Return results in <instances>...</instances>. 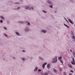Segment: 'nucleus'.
<instances>
[{
  "instance_id": "obj_1",
  "label": "nucleus",
  "mask_w": 75,
  "mask_h": 75,
  "mask_svg": "<svg viewBox=\"0 0 75 75\" xmlns=\"http://www.w3.org/2000/svg\"><path fill=\"white\" fill-rule=\"evenodd\" d=\"M57 62V56H56L55 57L54 59H53L52 63H55Z\"/></svg>"
},
{
  "instance_id": "obj_2",
  "label": "nucleus",
  "mask_w": 75,
  "mask_h": 75,
  "mask_svg": "<svg viewBox=\"0 0 75 75\" xmlns=\"http://www.w3.org/2000/svg\"><path fill=\"white\" fill-rule=\"evenodd\" d=\"M72 61H73V62H72V61H71V63L72 64H73V65H75V60H74V58H73Z\"/></svg>"
},
{
  "instance_id": "obj_3",
  "label": "nucleus",
  "mask_w": 75,
  "mask_h": 75,
  "mask_svg": "<svg viewBox=\"0 0 75 75\" xmlns=\"http://www.w3.org/2000/svg\"><path fill=\"white\" fill-rule=\"evenodd\" d=\"M47 64V63L45 62L44 63L42 66V68H45V65H46Z\"/></svg>"
},
{
  "instance_id": "obj_4",
  "label": "nucleus",
  "mask_w": 75,
  "mask_h": 75,
  "mask_svg": "<svg viewBox=\"0 0 75 75\" xmlns=\"http://www.w3.org/2000/svg\"><path fill=\"white\" fill-rule=\"evenodd\" d=\"M68 67H69L70 68H71L72 67V65L70 64H68Z\"/></svg>"
},
{
  "instance_id": "obj_5",
  "label": "nucleus",
  "mask_w": 75,
  "mask_h": 75,
  "mask_svg": "<svg viewBox=\"0 0 75 75\" xmlns=\"http://www.w3.org/2000/svg\"><path fill=\"white\" fill-rule=\"evenodd\" d=\"M47 67L48 69H50V64H48L47 65Z\"/></svg>"
},
{
  "instance_id": "obj_6",
  "label": "nucleus",
  "mask_w": 75,
  "mask_h": 75,
  "mask_svg": "<svg viewBox=\"0 0 75 75\" xmlns=\"http://www.w3.org/2000/svg\"><path fill=\"white\" fill-rule=\"evenodd\" d=\"M27 10H28L29 9V10H31V8H30L29 7H27L25 8Z\"/></svg>"
},
{
  "instance_id": "obj_7",
  "label": "nucleus",
  "mask_w": 75,
  "mask_h": 75,
  "mask_svg": "<svg viewBox=\"0 0 75 75\" xmlns=\"http://www.w3.org/2000/svg\"><path fill=\"white\" fill-rule=\"evenodd\" d=\"M68 20L69 22H70L71 24H73V22L72 21H71V20L68 19Z\"/></svg>"
},
{
  "instance_id": "obj_8",
  "label": "nucleus",
  "mask_w": 75,
  "mask_h": 75,
  "mask_svg": "<svg viewBox=\"0 0 75 75\" xmlns=\"http://www.w3.org/2000/svg\"><path fill=\"white\" fill-rule=\"evenodd\" d=\"M38 69V68L36 67L35 69L34 70V71H37V70Z\"/></svg>"
},
{
  "instance_id": "obj_9",
  "label": "nucleus",
  "mask_w": 75,
  "mask_h": 75,
  "mask_svg": "<svg viewBox=\"0 0 75 75\" xmlns=\"http://www.w3.org/2000/svg\"><path fill=\"white\" fill-rule=\"evenodd\" d=\"M53 71H54V72L55 73H57V70H56L55 69H53Z\"/></svg>"
},
{
  "instance_id": "obj_10",
  "label": "nucleus",
  "mask_w": 75,
  "mask_h": 75,
  "mask_svg": "<svg viewBox=\"0 0 75 75\" xmlns=\"http://www.w3.org/2000/svg\"><path fill=\"white\" fill-rule=\"evenodd\" d=\"M42 32H43V33H45V32H47V30H42Z\"/></svg>"
},
{
  "instance_id": "obj_11",
  "label": "nucleus",
  "mask_w": 75,
  "mask_h": 75,
  "mask_svg": "<svg viewBox=\"0 0 75 75\" xmlns=\"http://www.w3.org/2000/svg\"><path fill=\"white\" fill-rule=\"evenodd\" d=\"M60 57H59V59H60V60H61V59H62V57H61V55H60Z\"/></svg>"
},
{
  "instance_id": "obj_12",
  "label": "nucleus",
  "mask_w": 75,
  "mask_h": 75,
  "mask_svg": "<svg viewBox=\"0 0 75 75\" xmlns=\"http://www.w3.org/2000/svg\"><path fill=\"white\" fill-rule=\"evenodd\" d=\"M26 23H28V25H30V23L28 21H26Z\"/></svg>"
},
{
  "instance_id": "obj_13",
  "label": "nucleus",
  "mask_w": 75,
  "mask_h": 75,
  "mask_svg": "<svg viewBox=\"0 0 75 75\" xmlns=\"http://www.w3.org/2000/svg\"><path fill=\"white\" fill-rule=\"evenodd\" d=\"M47 2L48 3H49V4H51V2L49 1H47Z\"/></svg>"
},
{
  "instance_id": "obj_14",
  "label": "nucleus",
  "mask_w": 75,
  "mask_h": 75,
  "mask_svg": "<svg viewBox=\"0 0 75 75\" xmlns=\"http://www.w3.org/2000/svg\"><path fill=\"white\" fill-rule=\"evenodd\" d=\"M64 25L66 26V27H67V28H69V26H68V25H67L65 24V23L64 24Z\"/></svg>"
},
{
  "instance_id": "obj_15",
  "label": "nucleus",
  "mask_w": 75,
  "mask_h": 75,
  "mask_svg": "<svg viewBox=\"0 0 75 75\" xmlns=\"http://www.w3.org/2000/svg\"><path fill=\"white\" fill-rule=\"evenodd\" d=\"M72 38H73V39L74 40H75V37L74 35L72 37Z\"/></svg>"
},
{
  "instance_id": "obj_16",
  "label": "nucleus",
  "mask_w": 75,
  "mask_h": 75,
  "mask_svg": "<svg viewBox=\"0 0 75 75\" xmlns=\"http://www.w3.org/2000/svg\"><path fill=\"white\" fill-rule=\"evenodd\" d=\"M39 58H40V59H42V60H44V59L40 57H39Z\"/></svg>"
},
{
  "instance_id": "obj_17",
  "label": "nucleus",
  "mask_w": 75,
  "mask_h": 75,
  "mask_svg": "<svg viewBox=\"0 0 75 75\" xmlns=\"http://www.w3.org/2000/svg\"><path fill=\"white\" fill-rule=\"evenodd\" d=\"M48 75V74L47 73H44V74L43 75Z\"/></svg>"
},
{
  "instance_id": "obj_18",
  "label": "nucleus",
  "mask_w": 75,
  "mask_h": 75,
  "mask_svg": "<svg viewBox=\"0 0 75 75\" xmlns=\"http://www.w3.org/2000/svg\"><path fill=\"white\" fill-rule=\"evenodd\" d=\"M18 23H21V24L23 23V22L22 21H19Z\"/></svg>"
},
{
  "instance_id": "obj_19",
  "label": "nucleus",
  "mask_w": 75,
  "mask_h": 75,
  "mask_svg": "<svg viewBox=\"0 0 75 75\" xmlns=\"http://www.w3.org/2000/svg\"><path fill=\"white\" fill-rule=\"evenodd\" d=\"M71 35H74V33L72 31L71 32Z\"/></svg>"
},
{
  "instance_id": "obj_20",
  "label": "nucleus",
  "mask_w": 75,
  "mask_h": 75,
  "mask_svg": "<svg viewBox=\"0 0 75 75\" xmlns=\"http://www.w3.org/2000/svg\"><path fill=\"white\" fill-rule=\"evenodd\" d=\"M25 30L26 31H28V28H26L25 29Z\"/></svg>"
},
{
  "instance_id": "obj_21",
  "label": "nucleus",
  "mask_w": 75,
  "mask_h": 75,
  "mask_svg": "<svg viewBox=\"0 0 75 75\" xmlns=\"http://www.w3.org/2000/svg\"><path fill=\"white\" fill-rule=\"evenodd\" d=\"M16 34H17V35H19V33H17V32H15Z\"/></svg>"
},
{
  "instance_id": "obj_22",
  "label": "nucleus",
  "mask_w": 75,
  "mask_h": 75,
  "mask_svg": "<svg viewBox=\"0 0 75 75\" xmlns=\"http://www.w3.org/2000/svg\"><path fill=\"white\" fill-rule=\"evenodd\" d=\"M0 18H3V19H4V18H3V17L1 16H0Z\"/></svg>"
},
{
  "instance_id": "obj_23",
  "label": "nucleus",
  "mask_w": 75,
  "mask_h": 75,
  "mask_svg": "<svg viewBox=\"0 0 75 75\" xmlns=\"http://www.w3.org/2000/svg\"><path fill=\"white\" fill-rule=\"evenodd\" d=\"M63 75H67V74H66V73L65 72H63Z\"/></svg>"
},
{
  "instance_id": "obj_24",
  "label": "nucleus",
  "mask_w": 75,
  "mask_h": 75,
  "mask_svg": "<svg viewBox=\"0 0 75 75\" xmlns=\"http://www.w3.org/2000/svg\"><path fill=\"white\" fill-rule=\"evenodd\" d=\"M59 71H62V68H59Z\"/></svg>"
},
{
  "instance_id": "obj_25",
  "label": "nucleus",
  "mask_w": 75,
  "mask_h": 75,
  "mask_svg": "<svg viewBox=\"0 0 75 75\" xmlns=\"http://www.w3.org/2000/svg\"><path fill=\"white\" fill-rule=\"evenodd\" d=\"M38 72H41V69H39L38 70Z\"/></svg>"
},
{
  "instance_id": "obj_26",
  "label": "nucleus",
  "mask_w": 75,
  "mask_h": 75,
  "mask_svg": "<svg viewBox=\"0 0 75 75\" xmlns=\"http://www.w3.org/2000/svg\"><path fill=\"white\" fill-rule=\"evenodd\" d=\"M4 35H5V36H6V37H7V35L6 34H4Z\"/></svg>"
},
{
  "instance_id": "obj_27",
  "label": "nucleus",
  "mask_w": 75,
  "mask_h": 75,
  "mask_svg": "<svg viewBox=\"0 0 75 75\" xmlns=\"http://www.w3.org/2000/svg\"><path fill=\"white\" fill-rule=\"evenodd\" d=\"M49 7L51 8H52V5H50L49 6Z\"/></svg>"
},
{
  "instance_id": "obj_28",
  "label": "nucleus",
  "mask_w": 75,
  "mask_h": 75,
  "mask_svg": "<svg viewBox=\"0 0 75 75\" xmlns=\"http://www.w3.org/2000/svg\"><path fill=\"white\" fill-rule=\"evenodd\" d=\"M72 73H74V71L72 70H71L70 71Z\"/></svg>"
},
{
  "instance_id": "obj_29",
  "label": "nucleus",
  "mask_w": 75,
  "mask_h": 75,
  "mask_svg": "<svg viewBox=\"0 0 75 75\" xmlns=\"http://www.w3.org/2000/svg\"><path fill=\"white\" fill-rule=\"evenodd\" d=\"M60 61H61V62H62V64H63V62H62V60H60Z\"/></svg>"
},
{
  "instance_id": "obj_30",
  "label": "nucleus",
  "mask_w": 75,
  "mask_h": 75,
  "mask_svg": "<svg viewBox=\"0 0 75 75\" xmlns=\"http://www.w3.org/2000/svg\"><path fill=\"white\" fill-rule=\"evenodd\" d=\"M0 22H1V23H3V21H2V20H1L0 21Z\"/></svg>"
},
{
  "instance_id": "obj_31",
  "label": "nucleus",
  "mask_w": 75,
  "mask_h": 75,
  "mask_svg": "<svg viewBox=\"0 0 75 75\" xmlns=\"http://www.w3.org/2000/svg\"><path fill=\"white\" fill-rule=\"evenodd\" d=\"M25 59L24 58H23V59H22V60L23 61H24Z\"/></svg>"
},
{
  "instance_id": "obj_32",
  "label": "nucleus",
  "mask_w": 75,
  "mask_h": 75,
  "mask_svg": "<svg viewBox=\"0 0 75 75\" xmlns=\"http://www.w3.org/2000/svg\"><path fill=\"white\" fill-rule=\"evenodd\" d=\"M43 11L45 13H46V12H45V11Z\"/></svg>"
},
{
  "instance_id": "obj_33",
  "label": "nucleus",
  "mask_w": 75,
  "mask_h": 75,
  "mask_svg": "<svg viewBox=\"0 0 75 75\" xmlns=\"http://www.w3.org/2000/svg\"><path fill=\"white\" fill-rule=\"evenodd\" d=\"M75 52H73V55H74V56L75 55Z\"/></svg>"
},
{
  "instance_id": "obj_34",
  "label": "nucleus",
  "mask_w": 75,
  "mask_h": 75,
  "mask_svg": "<svg viewBox=\"0 0 75 75\" xmlns=\"http://www.w3.org/2000/svg\"><path fill=\"white\" fill-rule=\"evenodd\" d=\"M4 29H5V30H7V28L5 27H4Z\"/></svg>"
},
{
  "instance_id": "obj_35",
  "label": "nucleus",
  "mask_w": 75,
  "mask_h": 75,
  "mask_svg": "<svg viewBox=\"0 0 75 75\" xmlns=\"http://www.w3.org/2000/svg\"><path fill=\"white\" fill-rule=\"evenodd\" d=\"M69 75H72V74H69Z\"/></svg>"
},
{
  "instance_id": "obj_36",
  "label": "nucleus",
  "mask_w": 75,
  "mask_h": 75,
  "mask_svg": "<svg viewBox=\"0 0 75 75\" xmlns=\"http://www.w3.org/2000/svg\"><path fill=\"white\" fill-rule=\"evenodd\" d=\"M15 4H18V3H15Z\"/></svg>"
},
{
  "instance_id": "obj_37",
  "label": "nucleus",
  "mask_w": 75,
  "mask_h": 75,
  "mask_svg": "<svg viewBox=\"0 0 75 75\" xmlns=\"http://www.w3.org/2000/svg\"><path fill=\"white\" fill-rule=\"evenodd\" d=\"M19 8H20V7H19L18 8V10H19L20 9H19Z\"/></svg>"
},
{
  "instance_id": "obj_38",
  "label": "nucleus",
  "mask_w": 75,
  "mask_h": 75,
  "mask_svg": "<svg viewBox=\"0 0 75 75\" xmlns=\"http://www.w3.org/2000/svg\"><path fill=\"white\" fill-rule=\"evenodd\" d=\"M70 51H71V52H72V50H70Z\"/></svg>"
},
{
  "instance_id": "obj_39",
  "label": "nucleus",
  "mask_w": 75,
  "mask_h": 75,
  "mask_svg": "<svg viewBox=\"0 0 75 75\" xmlns=\"http://www.w3.org/2000/svg\"><path fill=\"white\" fill-rule=\"evenodd\" d=\"M23 52H25V50H23L22 51Z\"/></svg>"
},
{
  "instance_id": "obj_40",
  "label": "nucleus",
  "mask_w": 75,
  "mask_h": 75,
  "mask_svg": "<svg viewBox=\"0 0 75 75\" xmlns=\"http://www.w3.org/2000/svg\"><path fill=\"white\" fill-rule=\"evenodd\" d=\"M31 8H32V10H33V7H32Z\"/></svg>"
},
{
  "instance_id": "obj_41",
  "label": "nucleus",
  "mask_w": 75,
  "mask_h": 75,
  "mask_svg": "<svg viewBox=\"0 0 75 75\" xmlns=\"http://www.w3.org/2000/svg\"><path fill=\"white\" fill-rule=\"evenodd\" d=\"M67 23H69V22H68V21H67Z\"/></svg>"
},
{
  "instance_id": "obj_42",
  "label": "nucleus",
  "mask_w": 75,
  "mask_h": 75,
  "mask_svg": "<svg viewBox=\"0 0 75 75\" xmlns=\"http://www.w3.org/2000/svg\"><path fill=\"white\" fill-rule=\"evenodd\" d=\"M56 11H55V13H56Z\"/></svg>"
},
{
  "instance_id": "obj_43",
  "label": "nucleus",
  "mask_w": 75,
  "mask_h": 75,
  "mask_svg": "<svg viewBox=\"0 0 75 75\" xmlns=\"http://www.w3.org/2000/svg\"><path fill=\"white\" fill-rule=\"evenodd\" d=\"M14 59V57H13Z\"/></svg>"
}]
</instances>
